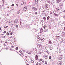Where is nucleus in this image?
<instances>
[{
    "instance_id": "obj_1",
    "label": "nucleus",
    "mask_w": 65,
    "mask_h": 65,
    "mask_svg": "<svg viewBox=\"0 0 65 65\" xmlns=\"http://www.w3.org/2000/svg\"><path fill=\"white\" fill-rule=\"evenodd\" d=\"M41 40L43 42H44L45 41V39L43 37H41Z\"/></svg>"
},
{
    "instance_id": "obj_2",
    "label": "nucleus",
    "mask_w": 65,
    "mask_h": 65,
    "mask_svg": "<svg viewBox=\"0 0 65 65\" xmlns=\"http://www.w3.org/2000/svg\"><path fill=\"white\" fill-rule=\"evenodd\" d=\"M55 9L56 11H58V10H59V9H60L58 7H56Z\"/></svg>"
},
{
    "instance_id": "obj_3",
    "label": "nucleus",
    "mask_w": 65,
    "mask_h": 65,
    "mask_svg": "<svg viewBox=\"0 0 65 65\" xmlns=\"http://www.w3.org/2000/svg\"><path fill=\"white\" fill-rule=\"evenodd\" d=\"M27 7H25L23 8V10L24 11H25L27 10Z\"/></svg>"
},
{
    "instance_id": "obj_4",
    "label": "nucleus",
    "mask_w": 65,
    "mask_h": 65,
    "mask_svg": "<svg viewBox=\"0 0 65 65\" xmlns=\"http://www.w3.org/2000/svg\"><path fill=\"white\" fill-rule=\"evenodd\" d=\"M64 40H60V42L62 44H64Z\"/></svg>"
},
{
    "instance_id": "obj_5",
    "label": "nucleus",
    "mask_w": 65,
    "mask_h": 65,
    "mask_svg": "<svg viewBox=\"0 0 65 65\" xmlns=\"http://www.w3.org/2000/svg\"><path fill=\"white\" fill-rule=\"evenodd\" d=\"M37 38L38 40H41V38H40V37H39L38 36H37Z\"/></svg>"
},
{
    "instance_id": "obj_6",
    "label": "nucleus",
    "mask_w": 65,
    "mask_h": 65,
    "mask_svg": "<svg viewBox=\"0 0 65 65\" xmlns=\"http://www.w3.org/2000/svg\"><path fill=\"white\" fill-rule=\"evenodd\" d=\"M55 38L56 39H59V38H60V36H55Z\"/></svg>"
},
{
    "instance_id": "obj_7",
    "label": "nucleus",
    "mask_w": 65,
    "mask_h": 65,
    "mask_svg": "<svg viewBox=\"0 0 65 65\" xmlns=\"http://www.w3.org/2000/svg\"><path fill=\"white\" fill-rule=\"evenodd\" d=\"M44 58H45V59H47L48 58V56L47 55H45V56H43Z\"/></svg>"
},
{
    "instance_id": "obj_8",
    "label": "nucleus",
    "mask_w": 65,
    "mask_h": 65,
    "mask_svg": "<svg viewBox=\"0 0 65 65\" xmlns=\"http://www.w3.org/2000/svg\"><path fill=\"white\" fill-rule=\"evenodd\" d=\"M46 8H48V9H47L48 10L49 9H50V6L48 5L47 6H45Z\"/></svg>"
},
{
    "instance_id": "obj_9",
    "label": "nucleus",
    "mask_w": 65,
    "mask_h": 65,
    "mask_svg": "<svg viewBox=\"0 0 65 65\" xmlns=\"http://www.w3.org/2000/svg\"><path fill=\"white\" fill-rule=\"evenodd\" d=\"M21 4V5H23V4H26V2H25V1H24L22 2Z\"/></svg>"
},
{
    "instance_id": "obj_10",
    "label": "nucleus",
    "mask_w": 65,
    "mask_h": 65,
    "mask_svg": "<svg viewBox=\"0 0 65 65\" xmlns=\"http://www.w3.org/2000/svg\"><path fill=\"white\" fill-rule=\"evenodd\" d=\"M60 7H62L63 6V3H60Z\"/></svg>"
},
{
    "instance_id": "obj_11",
    "label": "nucleus",
    "mask_w": 65,
    "mask_h": 65,
    "mask_svg": "<svg viewBox=\"0 0 65 65\" xmlns=\"http://www.w3.org/2000/svg\"><path fill=\"white\" fill-rule=\"evenodd\" d=\"M35 58H36V60H37L38 59V56H37V55H36L35 56Z\"/></svg>"
},
{
    "instance_id": "obj_12",
    "label": "nucleus",
    "mask_w": 65,
    "mask_h": 65,
    "mask_svg": "<svg viewBox=\"0 0 65 65\" xmlns=\"http://www.w3.org/2000/svg\"><path fill=\"white\" fill-rule=\"evenodd\" d=\"M38 47H41L42 46L41 45V44H38Z\"/></svg>"
},
{
    "instance_id": "obj_13",
    "label": "nucleus",
    "mask_w": 65,
    "mask_h": 65,
    "mask_svg": "<svg viewBox=\"0 0 65 65\" xmlns=\"http://www.w3.org/2000/svg\"><path fill=\"white\" fill-rule=\"evenodd\" d=\"M56 51H58L59 50V47H56Z\"/></svg>"
},
{
    "instance_id": "obj_14",
    "label": "nucleus",
    "mask_w": 65,
    "mask_h": 65,
    "mask_svg": "<svg viewBox=\"0 0 65 65\" xmlns=\"http://www.w3.org/2000/svg\"><path fill=\"white\" fill-rule=\"evenodd\" d=\"M42 32H43V29H41L40 30V33H42Z\"/></svg>"
},
{
    "instance_id": "obj_15",
    "label": "nucleus",
    "mask_w": 65,
    "mask_h": 65,
    "mask_svg": "<svg viewBox=\"0 0 65 65\" xmlns=\"http://www.w3.org/2000/svg\"><path fill=\"white\" fill-rule=\"evenodd\" d=\"M17 22H18V20L16 19L14 21V23H17Z\"/></svg>"
},
{
    "instance_id": "obj_16",
    "label": "nucleus",
    "mask_w": 65,
    "mask_h": 65,
    "mask_svg": "<svg viewBox=\"0 0 65 65\" xmlns=\"http://www.w3.org/2000/svg\"><path fill=\"white\" fill-rule=\"evenodd\" d=\"M61 1V0H56V2L57 3H59Z\"/></svg>"
},
{
    "instance_id": "obj_17",
    "label": "nucleus",
    "mask_w": 65,
    "mask_h": 65,
    "mask_svg": "<svg viewBox=\"0 0 65 65\" xmlns=\"http://www.w3.org/2000/svg\"><path fill=\"white\" fill-rule=\"evenodd\" d=\"M59 65H62V62L61 61H60L59 62Z\"/></svg>"
},
{
    "instance_id": "obj_18",
    "label": "nucleus",
    "mask_w": 65,
    "mask_h": 65,
    "mask_svg": "<svg viewBox=\"0 0 65 65\" xmlns=\"http://www.w3.org/2000/svg\"><path fill=\"white\" fill-rule=\"evenodd\" d=\"M43 19H44V21H46V18L45 17H43Z\"/></svg>"
},
{
    "instance_id": "obj_19",
    "label": "nucleus",
    "mask_w": 65,
    "mask_h": 65,
    "mask_svg": "<svg viewBox=\"0 0 65 65\" xmlns=\"http://www.w3.org/2000/svg\"><path fill=\"white\" fill-rule=\"evenodd\" d=\"M38 1H35V4H37V3H38Z\"/></svg>"
},
{
    "instance_id": "obj_20",
    "label": "nucleus",
    "mask_w": 65,
    "mask_h": 65,
    "mask_svg": "<svg viewBox=\"0 0 65 65\" xmlns=\"http://www.w3.org/2000/svg\"><path fill=\"white\" fill-rule=\"evenodd\" d=\"M49 48L50 49V50H52V49L53 48H52L51 46H50Z\"/></svg>"
},
{
    "instance_id": "obj_21",
    "label": "nucleus",
    "mask_w": 65,
    "mask_h": 65,
    "mask_svg": "<svg viewBox=\"0 0 65 65\" xmlns=\"http://www.w3.org/2000/svg\"><path fill=\"white\" fill-rule=\"evenodd\" d=\"M50 18V16H48V17H47V20L48 21L49 20V18Z\"/></svg>"
},
{
    "instance_id": "obj_22",
    "label": "nucleus",
    "mask_w": 65,
    "mask_h": 65,
    "mask_svg": "<svg viewBox=\"0 0 65 65\" xmlns=\"http://www.w3.org/2000/svg\"><path fill=\"white\" fill-rule=\"evenodd\" d=\"M37 29H36L35 30H34V31L35 32H37Z\"/></svg>"
},
{
    "instance_id": "obj_23",
    "label": "nucleus",
    "mask_w": 65,
    "mask_h": 65,
    "mask_svg": "<svg viewBox=\"0 0 65 65\" xmlns=\"http://www.w3.org/2000/svg\"><path fill=\"white\" fill-rule=\"evenodd\" d=\"M32 54V51H30L28 53V54Z\"/></svg>"
},
{
    "instance_id": "obj_24",
    "label": "nucleus",
    "mask_w": 65,
    "mask_h": 65,
    "mask_svg": "<svg viewBox=\"0 0 65 65\" xmlns=\"http://www.w3.org/2000/svg\"><path fill=\"white\" fill-rule=\"evenodd\" d=\"M20 10H19L17 12V14H19V13H20Z\"/></svg>"
},
{
    "instance_id": "obj_25",
    "label": "nucleus",
    "mask_w": 65,
    "mask_h": 65,
    "mask_svg": "<svg viewBox=\"0 0 65 65\" xmlns=\"http://www.w3.org/2000/svg\"><path fill=\"white\" fill-rule=\"evenodd\" d=\"M43 14H45V11L44 10H43Z\"/></svg>"
},
{
    "instance_id": "obj_26",
    "label": "nucleus",
    "mask_w": 65,
    "mask_h": 65,
    "mask_svg": "<svg viewBox=\"0 0 65 65\" xmlns=\"http://www.w3.org/2000/svg\"><path fill=\"white\" fill-rule=\"evenodd\" d=\"M12 22V21H9L8 23H9V24H10V23H11V22Z\"/></svg>"
},
{
    "instance_id": "obj_27",
    "label": "nucleus",
    "mask_w": 65,
    "mask_h": 65,
    "mask_svg": "<svg viewBox=\"0 0 65 65\" xmlns=\"http://www.w3.org/2000/svg\"><path fill=\"white\" fill-rule=\"evenodd\" d=\"M2 38H5V36H2Z\"/></svg>"
},
{
    "instance_id": "obj_28",
    "label": "nucleus",
    "mask_w": 65,
    "mask_h": 65,
    "mask_svg": "<svg viewBox=\"0 0 65 65\" xmlns=\"http://www.w3.org/2000/svg\"><path fill=\"white\" fill-rule=\"evenodd\" d=\"M8 27V26H5L4 27V28H7Z\"/></svg>"
},
{
    "instance_id": "obj_29",
    "label": "nucleus",
    "mask_w": 65,
    "mask_h": 65,
    "mask_svg": "<svg viewBox=\"0 0 65 65\" xmlns=\"http://www.w3.org/2000/svg\"><path fill=\"white\" fill-rule=\"evenodd\" d=\"M54 15L55 16H58V14H55Z\"/></svg>"
},
{
    "instance_id": "obj_30",
    "label": "nucleus",
    "mask_w": 65,
    "mask_h": 65,
    "mask_svg": "<svg viewBox=\"0 0 65 65\" xmlns=\"http://www.w3.org/2000/svg\"><path fill=\"white\" fill-rule=\"evenodd\" d=\"M48 5V4H46L45 5V6H47V5Z\"/></svg>"
},
{
    "instance_id": "obj_31",
    "label": "nucleus",
    "mask_w": 65,
    "mask_h": 65,
    "mask_svg": "<svg viewBox=\"0 0 65 65\" xmlns=\"http://www.w3.org/2000/svg\"><path fill=\"white\" fill-rule=\"evenodd\" d=\"M2 6H4V4H2Z\"/></svg>"
},
{
    "instance_id": "obj_32",
    "label": "nucleus",
    "mask_w": 65,
    "mask_h": 65,
    "mask_svg": "<svg viewBox=\"0 0 65 65\" xmlns=\"http://www.w3.org/2000/svg\"><path fill=\"white\" fill-rule=\"evenodd\" d=\"M49 59L50 60H51V56H49Z\"/></svg>"
},
{
    "instance_id": "obj_33",
    "label": "nucleus",
    "mask_w": 65,
    "mask_h": 65,
    "mask_svg": "<svg viewBox=\"0 0 65 65\" xmlns=\"http://www.w3.org/2000/svg\"><path fill=\"white\" fill-rule=\"evenodd\" d=\"M31 62L32 63H34V61L33 60H32L31 61Z\"/></svg>"
},
{
    "instance_id": "obj_34",
    "label": "nucleus",
    "mask_w": 65,
    "mask_h": 65,
    "mask_svg": "<svg viewBox=\"0 0 65 65\" xmlns=\"http://www.w3.org/2000/svg\"><path fill=\"white\" fill-rule=\"evenodd\" d=\"M9 33L8 32H7V35H9Z\"/></svg>"
},
{
    "instance_id": "obj_35",
    "label": "nucleus",
    "mask_w": 65,
    "mask_h": 65,
    "mask_svg": "<svg viewBox=\"0 0 65 65\" xmlns=\"http://www.w3.org/2000/svg\"><path fill=\"white\" fill-rule=\"evenodd\" d=\"M41 13L42 14H43V11H42L41 12Z\"/></svg>"
},
{
    "instance_id": "obj_36",
    "label": "nucleus",
    "mask_w": 65,
    "mask_h": 65,
    "mask_svg": "<svg viewBox=\"0 0 65 65\" xmlns=\"http://www.w3.org/2000/svg\"><path fill=\"white\" fill-rule=\"evenodd\" d=\"M11 6H14V4H12V5Z\"/></svg>"
},
{
    "instance_id": "obj_37",
    "label": "nucleus",
    "mask_w": 65,
    "mask_h": 65,
    "mask_svg": "<svg viewBox=\"0 0 65 65\" xmlns=\"http://www.w3.org/2000/svg\"><path fill=\"white\" fill-rule=\"evenodd\" d=\"M37 10V8H35L34 10Z\"/></svg>"
},
{
    "instance_id": "obj_38",
    "label": "nucleus",
    "mask_w": 65,
    "mask_h": 65,
    "mask_svg": "<svg viewBox=\"0 0 65 65\" xmlns=\"http://www.w3.org/2000/svg\"><path fill=\"white\" fill-rule=\"evenodd\" d=\"M47 62L45 61V64H46V65H47Z\"/></svg>"
},
{
    "instance_id": "obj_39",
    "label": "nucleus",
    "mask_w": 65,
    "mask_h": 65,
    "mask_svg": "<svg viewBox=\"0 0 65 65\" xmlns=\"http://www.w3.org/2000/svg\"><path fill=\"white\" fill-rule=\"evenodd\" d=\"M42 53L40 52H39V54H41Z\"/></svg>"
},
{
    "instance_id": "obj_40",
    "label": "nucleus",
    "mask_w": 65,
    "mask_h": 65,
    "mask_svg": "<svg viewBox=\"0 0 65 65\" xmlns=\"http://www.w3.org/2000/svg\"><path fill=\"white\" fill-rule=\"evenodd\" d=\"M5 42L6 43H7V42L6 41H5Z\"/></svg>"
},
{
    "instance_id": "obj_41",
    "label": "nucleus",
    "mask_w": 65,
    "mask_h": 65,
    "mask_svg": "<svg viewBox=\"0 0 65 65\" xmlns=\"http://www.w3.org/2000/svg\"><path fill=\"white\" fill-rule=\"evenodd\" d=\"M12 32H11L10 33V35H12Z\"/></svg>"
},
{
    "instance_id": "obj_42",
    "label": "nucleus",
    "mask_w": 65,
    "mask_h": 65,
    "mask_svg": "<svg viewBox=\"0 0 65 65\" xmlns=\"http://www.w3.org/2000/svg\"><path fill=\"white\" fill-rule=\"evenodd\" d=\"M16 50H18V47H16Z\"/></svg>"
},
{
    "instance_id": "obj_43",
    "label": "nucleus",
    "mask_w": 65,
    "mask_h": 65,
    "mask_svg": "<svg viewBox=\"0 0 65 65\" xmlns=\"http://www.w3.org/2000/svg\"><path fill=\"white\" fill-rule=\"evenodd\" d=\"M16 28H18V25H16Z\"/></svg>"
},
{
    "instance_id": "obj_44",
    "label": "nucleus",
    "mask_w": 65,
    "mask_h": 65,
    "mask_svg": "<svg viewBox=\"0 0 65 65\" xmlns=\"http://www.w3.org/2000/svg\"><path fill=\"white\" fill-rule=\"evenodd\" d=\"M41 47H42V48H44V47H43V46H41Z\"/></svg>"
},
{
    "instance_id": "obj_45",
    "label": "nucleus",
    "mask_w": 65,
    "mask_h": 65,
    "mask_svg": "<svg viewBox=\"0 0 65 65\" xmlns=\"http://www.w3.org/2000/svg\"><path fill=\"white\" fill-rule=\"evenodd\" d=\"M19 5V4H16V5L17 6V7H18V5Z\"/></svg>"
},
{
    "instance_id": "obj_46",
    "label": "nucleus",
    "mask_w": 65,
    "mask_h": 65,
    "mask_svg": "<svg viewBox=\"0 0 65 65\" xmlns=\"http://www.w3.org/2000/svg\"><path fill=\"white\" fill-rule=\"evenodd\" d=\"M36 65H38V62H37V64H36Z\"/></svg>"
},
{
    "instance_id": "obj_47",
    "label": "nucleus",
    "mask_w": 65,
    "mask_h": 65,
    "mask_svg": "<svg viewBox=\"0 0 65 65\" xmlns=\"http://www.w3.org/2000/svg\"><path fill=\"white\" fill-rule=\"evenodd\" d=\"M43 28H44V29H45V26H43Z\"/></svg>"
},
{
    "instance_id": "obj_48",
    "label": "nucleus",
    "mask_w": 65,
    "mask_h": 65,
    "mask_svg": "<svg viewBox=\"0 0 65 65\" xmlns=\"http://www.w3.org/2000/svg\"><path fill=\"white\" fill-rule=\"evenodd\" d=\"M3 33H6V31H5L4 32H3Z\"/></svg>"
},
{
    "instance_id": "obj_49",
    "label": "nucleus",
    "mask_w": 65,
    "mask_h": 65,
    "mask_svg": "<svg viewBox=\"0 0 65 65\" xmlns=\"http://www.w3.org/2000/svg\"><path fill=\"white\" fill-rule=\"evenodd\" d=\"M14 41H15V38H14Z\"/></svg>"
},
{
    "instance_id": "obj_50",
    "label": "nucleus",
    "mask_w": 65,
    "mask_h": 65,
    "mask_svg": "<svg viewBox=\"0 0 65 65\" xmlns=\"http://www.w3.org/2000/svg\"><path fill=\"white\" fill-rule=\"evenodd\" d=\"M37 12H36L35 13V14H37Z\"/></svg>"
},
{
    "instance_id": "obj_51",
    "label": "nucleus",
    "mask_w": 65,
    "mask_h": 65,
    "mask_svg": "<svg viewBox=\"0 0 65 65\" xmlns=\"http://www.w3.org/2000/svg\"><path fill=\"white\" fill-rule=\"evenodd\" d=\"M20 52L21 53H22V51H20Z\"/></svg>"
},
{
    "instance_id": "obj_52",
    "label": "nucleus",
    "mask_w": 65,
    "mask_h": 65,
    "mask_svg": "<svg viewBox=\"0 0 65 65\" xmlns=\"http://www.w3.org/2000/svg\"><path fill=\"white\" fill-rule=\"evenodd\" d=\"M11 47H12V48L13 47H14V46H11Z\"/></svg>"
},
{
    "instance_id": "obj_53",
    "label": "nucleus",
    "mask_w": 65,
    "mask_h": 65,
    "mask_svg": "<svg viewBox=\"0 0 65 65\" xmlns=\"http://www.w3.org/2000/svg\"><path fill=\"white\" fill-rule=\"evenodd\" d=\"M32 63V65H34V62Z\"/></svg>"
},
{
    "instance_id": "obj_54",
    "label": "nucleus",
    "mask_w": 65,
    "mask_h": 65,
    "mask_svg": "<svg viewBox=\"0 0 65 65\" xmlns=\"http://www.w3.org/2000/svg\"><path fill=\"white\" fill-rule=\"evenodd\" d=\"M4 46H6V45H5V44H4Z\"/></svg>"
},
{
    "instance_id": "obj_55",
    "label": "nucleus",
    "mask_w": 65,
    "mask_h": 65,
    "mask_svg": "<svg viewBox=\"0 0 65 65\" xmlns=\"http://www.w3.org/2000/svg\"><path fill=\"white\" fill-rule=\"evenodd\" d=\"M46 52H47V54H49V53H48V51H47Z\"/></svg>"
},
{
    "instance_id": "obj_56",
    "label": "nucleus",
    "mask_w": 65,
    "mask_h": 65,
    "mask_svg": "<svg viewBox=\"0 0 65 65\" xmlns=\"http://www.w3.org/2000/svg\"><path fill=\"white\" fill-rule=\"evenodd\" d=\"M40 61H42V59H40Z\"/></svg>"
},
{
    "instance_id": "obj_57",
    "label": "nucleus",
    "mask_w": 65,
    "mask_h": 65,
    "mask_svg": "<svg viewBox=\"0 0 65 65\" xmlns=\"http://www.w3.org/2000/svg\"><path fill=\"white\" fill-rule=\"evenodd\" d=\"M50 14H52V12H50Z\"/></svg>"
},
{
    "instance_id": "obj_58",
    "label": "nucleus",
    "mask_w": 65,
    "mask_h": 65,
    "mask_svg": "<svg viewBox=\"0 0 65 65\" xmlns=\"http://www.w3.org/2000/svg\"><path fill=\"white\" fill-rule=\"evenodd\" d=\"M3 4H4V2L3 1Z\"/></svg>"
},
{
    "instance_id": "obj_59",
    "label": "nucleus",
    "mask_w": 65,
    "mask_h": 65,
    "mask_svg": "<svg viewBox=\"0 0 65 65\" xmlns=\"http://www.w3.org/2000/svg\"><path fill=\"white\" fill-rule=\"evenodd\" d=\"M1 30V27H0V31Z\"/></svg>"
},
{
    "instance_id": "obj_60",
    "label": "nucleus",
    "mask_w": 65,
    "mask_h": 65,
    "mask_svg": "<svg viewBox=\"0 0 65 65\" xmlns=\"http://www.w3.org/2000/svg\"><path fill=\"white\" fill-rule=\"evenodd\" d=\"M32 8H33V9H34H34H35V8H34V7H33Z\"/></svg>"
},
{
    "instance_id": "obj_61",
    "label": "nucleus",
    "mask_w": 65,
    "mask_h": 65,
    "mask_svg": "<svg viewBox=\"0 0 65 65\" xmlns=\"http://www.w3.org/2000/svg\"><path fill=\"white\" fill-rule=\"evenodd\" d=\"M39 65H41V64H40V63H39Z\"/></svg>"
},
{
    "instance_id": "obj_62",
    "label": "nucleus",
    "mask_w": 65,
    "mask_h": 65,
    "mask_svg": "<svg viewBox=\"0 0 65 65\" xmlns=\"http://www.w3.org/2000/svg\"><path fill=\"white\" fill-rule=\"evenodd\" d=\"M25 57H26V58H27V56H25Z\"/></svg>"
},
{
    "instance_id": "obj_63",
    "label": "nucleus",
    "mask_w": 65,
    "mask_h": 65,
    "mask_svg": "<svg viewBox=\"0 0 65 65\" xmlns=\"http://www.w3.org/2000/svg\"><path fill=\"white\" fill-rule=\"evenodd\" d=\"M20 24H21V22L20 21Z\"/></svg>"
},
{
    "instance_id": "obj_64",
    "label": "nucleus",
    "mask_w": 65,
    "mask_h": 65,
    "mask_svg": "<svg viewBox=\"0 0 65 65\" xmlns=\"http://www.w3.org/2000/svg\"><path fill=\"white\" fill-rule=\"evenodd\" d=\"M2 6L1 5H0V7H1Z\"/></svg>"
}]
</instances>
